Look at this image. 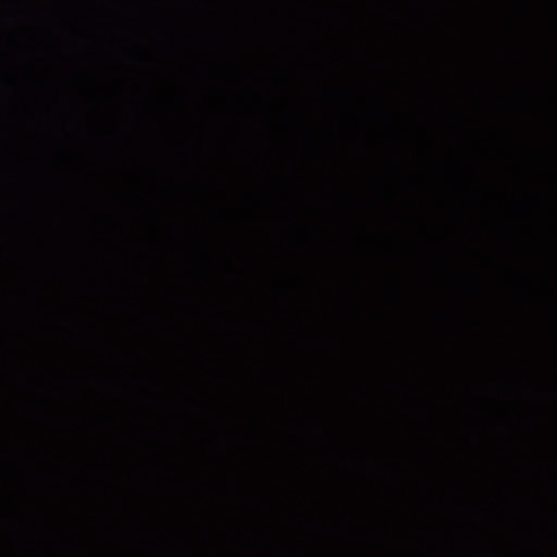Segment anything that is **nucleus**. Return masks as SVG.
<instances>
[{"mask_svg":"<svg viewBox=\"0 0 557 557\" xmlns=\"http://www.w3.org/2000/svg\"><path fill=\"white\" fill-rule=\"evenodd\" d=\"M201 486H202L203 488H208V490H210V491H213V490H214L213 485L211 484V482H210L207 478H202V479H201Z\"/></svg>","mask_w":557,"mask_h":557,"instance_id":"obj_1","label":"nucleus"},{"mask_svg":"<svg viewBox=\"0 0 557 557\" xmlns=\"http://www.w3.org/2000/svg\"><path fill=\"white\" fill-rule=\"evenodd\" d=\"M199 162H200L202 170L207 173L208 169H209L207 162H205V160H202V159Z\"/></svg>","mask_w":557,"mask_h":557,"instance_id":"obj_2","label":"nucleus"},{"mask_svg":"<svg viewBox=\"0 0 557 557\" xmlns=\"http://www.w3.org/2000/svg\"><path fill=\"white\" fill-rule=\"evenodd\" d=\"M208 251L209 250L207 246H201V253H207Z\"/></svg>","mask_w":557,"mask_h":557,"instance_id":"obj_3","label":"nucleus"},{"mask_svg":"<svg viewBox=\"0 0 557 557\" xmlns=\"http://www.w3.org/2000/svg\"><path fill=\"white\" fill-rule=\"evenodd\" d=\"M203 557H207V556H203Z\"/></svg>","mask_w":557,"mask_h":557,"instance_id":"obj_4","label":"nucleus"}]
</instances>
